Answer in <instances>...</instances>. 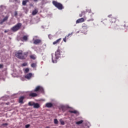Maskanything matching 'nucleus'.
Instances as JSON below:
<instances>
[{"label":"nucleus","mask_w":128,"mask_h":128,"mask_svg":"<svg viewBox=\"0 0 128 128\" xmlns=\"http://www.w3.org/2000/svg\"><path fill=\"white\" fill-rule=\"evenodd\" d=\"M28 52L22 53V50H19L16 53V56L20 60H26V58L28 56Z\"/></svg>","instance_id":"f257e3e1"},{"label":"nucleus","mask_w":128,"mask_h":128,"mask_svg":"<svg viewBox=\"0 0 128 128\" xmlns=\"http://www.w3.org/2000/svg\"><path fill=\"white\" fill-rule=\"evenodd\" d=\"M60 57V50L58 49L55 52V58H54V55L52 54V60L53 64H56L58 62V58Z\"/></svg>","instance_id":"f03ea898"},{"label":"nucleus","mask_w":128,"mask_h":128,"mask_svg":"<svg viewBox=\"0 0 128 128\" xmlns=\"http://www.w3.org/2000/svg\"><path fill=\"white\" fill-rule=\"evenodd\" d=\"M52 4L54 5V6L58 10H64V6H62V4L54 0L52 2Z\"/></svg>","instance_id":"7ed1b4c3"},{"label":"nucleus","mask_w":128,"mask_h":128,"mask_svg":"<svg viewBox=\"0 0 128 128\" xmlns=\"http://www.w3.org/2000/svg\"><path fill=\"white\" fill-rule=\"evenodd\" d=\"M22 26V23H18L16 25L11 28V30L13 31L14 32H18V30H19L20 29Z\"/></svg>","instance_id":"20e7f679"},{"label":"nucleus","mask_w":128,"mask_h":128,"mask_svg":"<svg viewBox=\"0 0 128 128\" xmlns=\"http://www.w3.org/2000/svg\"><path fill=\"white\" fill-rule=\"evenodd\" d=\"M34 92H44V88L40 86H37L36 88L34 90Z\"/></svg>","instance_id":"39448f33"},{"label":"nucleus","mask_w":128,"mask_h":128,"mask_svg":"<svg viewBox=\"0 0 128 128\" xmlns=\"http://www.w3.org/2000/svg\"><path fill=\"white\" fill-rule=\"evenodd\" d=\"M85 20H86V16H84V18H78L76 21V24H80L82 22H84Z\"/></svg>","instance_id":"423d86ee"},{"label":"nucleus","mask_w":128,"mask_h":128,"mask_svg":"<svg viewBox=\"0 0 128 128\" xmlns=\"http://www.w3.org/2000/svg\"><path fill=\"white\" fill-rule=\"evenodd\" d=\"M86 12H90V10H86V11L81 12V13L80 14H79V16L80 18H82V16H84L86 14Z\"/></svg>","instance_id":"0eeeda50"},{"label":"nucleus","mask_w":128,"mask_h":128,"mask_svg":"<svg viewBox=\"0 0 128 128\" xmlns=\"http://www.w3.org/2000/svg\"><path fill=\"white\" fill-rule=\"evenodd\" d=\"M9 16H6L4 19H2L0 22V24H2L4 22H6L8 20Z\"/></svg>","instance_id":"6e6552de"},{"label":"nucleus","mask_w":128,"mask_h":128,"mask_svg":"<svg viewBox=\"0 0 128 128\" xmlns=\"http://www.w3.org/2000/svg\"><path fill=\"white\" fill-rule=\"evenodd\" d=\"M29 96H30L31 98H36L38 96V94L34 92H30L28 94Z\"/></svg>","instance_id":"1a4fd4ad"},{"label":"nucleus","mask_w":128,"mask_h":128,"mask_svg":"<svg viewBox=\"0 0 128 128\" xmlns=\"http://www.w3.org/2000/svg\"><path fill=\"white\" fill-rule=\"evenodd\" d=\"M32 76V74L28 73L26 76H25V78H27V80H30Z\"/></svg>","instance_id":"9d476101"},{"label":"nucleus","mask_w":128,"mask_h":128,"mask_svg":"<svg viewBox=\"0 0 128 128\" xmlns=\"http://www.w3.org/2000/svg\"><path fill=\"white\" fill-rule=\"evenodd\" d=\"M42 42V40L40 39H36L34 40V44H39Z\"/></svg>","instance_id":"9b49d317"},{"label":"nucleus","mask_w":128,"mask_h":128,"mask_svg":"<svg viewBox=\"0 0 128 128\" xmlns=\"http://www.w3.org/2000/svg\"><path fill=\"white\" fill-rule=\"evenodd\" d=\"M60 40H62V38H60L59 39H58L56 41L54 42H52V44L56 45V44H58L60 42Z\"/></svg>","instance_id":"f8f14e48"},{"label":"nucleus","mask_w":128,"mask_h":128,"mask_svg":"<svg viewBox=\"0 0 128 128\" xmlns=\"http://www.w3.org/2000/svg\"><path fill=\"white\" fill-rule=\"evenodd\" d=\"M33 107L34 108H40V105L38 103H34Z\"/></svg>","instance_id":"ddd939ff"},{"label":"nucleus","mask_w":128,"mask_h":128,"mask_svg":"<svg viewBox=\"0 0 128 128\" xmlns=\"http://www.w3.org/2000/svg\"><path fill=\"white\" fill-rule=\"evenodd\" d=\"M24 96H22L19 98L18 102L20 104H23L24 103Z\"/></svg>","instance_id":"4468645a"},{"label":"nucleus","mask_w":128,"mask_h":128,"mask_svg":"<svg viewBox=\"0 0 128 128\" xmlns=\"http://www.w3.org/2000/svg\"><path fill=\"white\" fill-rule=\"evenodd\" d=\"M28 38V36H23L22 38L21 39V40H22V42H27Z\"/></svg>","instance_id":"2eb2a0df"},{"label":"nucleus","mask_w":128,"mask_h":128,"mask_svg":"<svg viewBox=\"0 0 128 128\" xmlns=\"http://www.w3.org/2000/svg\"><path fill=\"white\" fill-rule=\"evenodd\" d=\"M72 34H68V36H66L65 38H63L64 42H66V40H68V36H72Z\"/></svg>","instance_id":"dca6fc26"},{"label":"nucleus","mask_w":128,"mask_h":128,"mask_svg":"<svg viewBox=\"0 0 128 128\" xmlns=\"http://www.w3.org/2000/svg\"><path fill=\"white\" fill-rule=\"evenodd\" d=\"M46 108H52V104L50 102H48L46 104Z\"/></svg>","instance_id":"f3484780"},{"label":"nucleus","mask_w":128,"mask_h":128,"mask_svg":"<svg viewBox=\"0 0 128 128\" xmlns=\"http://www.w3.org/2000/svg\"><path fill=\"white\" fill-rule=\"evenodd\" d=\"M60 110H62L64 112H66V108L64 106H62L60 108Z\"/></svg>","instance_id":"a211bd4d"},{"label":"nucleus","mask_w":128,"mask_h":128,"mask_svg":"<svg viewBox=\"0 0 128 128\" xmlns=\"http://www.w3.org/2000/svg\"><path fill=\"white\" fill-rule=\"evenodd\" d=\"M82 28H83V30H88V26L86 24H83Z\"/></svg>","instance_id":"6ab92c4d"},{"label":"nucleus","mask_w":128,"mask_h":128,"mask_svg":"<svg viewBox=\"0 0 128 128\" xmlns=\"http://www.w3.org/2000/svg\"><path fill=\"white\" fill-rule=\"evenodd\" d=\"M38 12V10L37 9H35L34 10L32 11V15L36 16V14Z\"/></svg>","instance_id":"aec40b11"},{"label":"nucleus","mask_w":128,"mask_h":128,"mask_svg":"<svg viewBox=\"0 0 128 128\" xmlns=\"http://www.w3.org/2000/svg\"><path fill=\"white\" fill-rule=\"evenodd\" d=\"M82 122H84V120H80V121H78L76 122V124H78V126H79V124H82Z\"/></svg>","instance_id":"412c9836"},{"label":"nucleus","mask_w":128,"mask_h":128,"mask_svg":"<svg viewBox=\"0 0 128 128\" xmlns=\"http://www.w3.org/2000/svg\"><path fill=\"white\" fill-rule=\"evenodd\" d=\"M28 106H34V102H30L28 104Z\"/></svg>","instance_id":"4be33fe9"},{"label":"nucleus","mask_w":128,"mask_h":128,"mask_svg":"<svg viewBox=\"0 0 128 128\" xmlns=\"http://www.w3.org/2000/svg\"><path fill=\"white\" fill-rule=\"evenodd\" d=\"M69 112H70V114H78V111L74 110H69Z\"/></svg>","instance_id":"5701e85b"},{"label":"nucleus","mask_w":128,"mask_h":128,"mask_svg":"<svg viewBox=\"0 0 128 128\" xmlns=\"http://www.w3.org/2000/svg\"><path fill=\"white\" fill-rule=\"evenodd\" d=\"M31 68H36V63H32L30 65Z\"/></svg>","instance_id":"b1692460"},{"label":"nucleus","mask_w":128,"mask_h":128,"mask_svg":"<svg viewBox=\"0 0 128 128\" xmlns=\"http://www.w3.org/2000/svg\"><path fill=\"white\" fill-rule=\"evenodd\" d=\"M30 58H31L32 60H36V56L34 55H31L30 56Z\"/></svg>","instance_id":"393cba45"},{"label":"nucleus","mask_w":128,"mask_h":128,"mask_svg":"<svg viewBox=\"0 0 128 128\" xmlns=\"http://www.w3.org/2000/svg\"><path fill=\"white\" fill-rule=\"evenodd\" d=\"M30 72V68H26L25 70H24V72L25 74H28V72Z\"/></svg>","instance_id":"a878e982"},{"label":"nucleus","mask_w":128,"mask_h":128,"mask_svg":"<svg viewBox=\"0 0 128 128\" xmlns=\"http://www.w3.org/2000/svg\"><path fill=\"white\" fill-rule=\"evenodd\" d=\"M28 2V0H23L22 1V5L23 6H26V2Z\"/></svg>","instance_id":"bb28decb"},{"label":"nucleus","mask_w":128,"mask_h":128,"mask_svg":"<svg viewBox=\"0 0 128 128\" xmlns=\"http://www.w3.org/2000/svg\"><path fill=\"white\" fill-rule=\"evenodd\" d=\"M54 124H58V119L54 120Z\"/></svg>","instance_id":"cd10ccee"},{"label":"nucleus","mask_w":128,"mask_h":128,"mask_svg":"<svg viewBox=\"0 0 128 128\" xmlns=\"http://www.w3.org/2000/svg\"><path fill=\"white\" fill-rule=\"evenodd\" d=\"M14 16H15V18H18V12L17 11L14 12Z\"/></svg>","instance_id":"c85d7f7f"},{"label":"nucleus","mask_w":128,"mask_h":128,"mask_svg":"<svg viewBox=\"0 0 128 128\" xmlns=\"http://www.w3.org/2000/svg\"><path fill=\"white\" fill-rule=\"evenodd\" d=\"M60 124H62V126L64 124V120H60Z\"/></svg>","instance_id":"c756f323"},{"label":"nucleus","mask_w":128,"mask_h":128,"mask_svg":"<svg viewBox=\"0 0 128 128\" xmlns=\"http://www.w3.org/2000/svg\"><path fill=\"white\" fill-rule=\"evenodd\" d=\"M116 18H112L111 22H116Z\"/></svg>","instance_id":"7c9ffc66"},{"label":"nucleus","mask_w":128,"mask_h":128,"mask_svg":"<svg viewBox=\"0 0 128 128\" xmlns=\"http://www.w3.org/2000/svg\"><path fill=\"white\" fill-rule=\"evenodd\" d=\"M28 66V63L26 62H24L22 64V66Z\"/></svg>","instance_id":"2f4dec72"},{"label":"nucleus","mask_w":128,"mask_h":128,"mask_svg":"<svg viewBox=\"0 0 128 128\" xmlns=\"http://www.w3.org/2000/svg\"><path fill=\"white\" fill-rule=\"evenodd\" d=\"M30 126V124H26V125L25 128H28L29 126Z\"/></svg>","instance_id":"473e14b6"},{"label":"nucleus","mask_w":128,"mask_h":128,"mask_svg":"<svg viewBox=\"0 0 128 128\" xmlns=\"http://www.w3.org/2000/svg\"><path fill=\"white\" fill-rule=\"evenodd\" d=\"M4 68V65L0 64V68Z\"/></svg>","instance_id":"72a5a7b5"},{"label":"nucleus","mask_w":128,"mask_h":128,"mask_svg":"<svg viewBox=\"0 0 128 128\" xmlns=\"http://www.w3.org/2000/svg\"><path fill=\"white\" fill-rule=\"evenodd\" d=\"M112 14H110L108 16V18H112Z\"/></svg>","instance_id":"f704fd0d"},{"label":"nucleus","mask_w":128,"mask_h":128,"mask_svg":"<svg viewBox=\"0 0 128 128\" xmlns=\"http://www.w3.org/2000/svg\"><path fill=\"white\" fill-rule=\"evenodd\" d=\"M2 126H8V124H6V123L3 124Z\"/></svg>","instance_id":"c9c22d12"},{"label":"nucleus","mask_w":128,"mask_h":128,"mask_svg":"<svg viewBox=\"0 0 128 128\" xmlns=\"http://www.w3.org/2000/svg\"><path fill=\"white\" fill-rule=\"evenodd\" d=\"M8 30H5L4 31V32H5V34L6 33V32H8Z\"/></svg>","instance_id":"e433bc0d"},{"label":"nucleus","mask_w":128,"mask_h":128,"mask_svg":"<svg viewBox=\"0 0 128 128\" xmlns=\"http://www.w3.org/2000/svg\"><path fill=\"white\" fill-rule=\"evenodd\" d=\"M38 0H34V2H38Z\"/></svg>","instance_id":"4c0bfd02"},{"label":"nucleus","mask_w":128,"mask_h":128,"mask_svg":"<svg viewBox=\"0 0 128 128\" xmlns=\"http://www.w3.org/2000/svg\"><path fill=\"white\" fill-rule=\"evenodd\" d=\"M84 128H86V125H85V126H84Z\"/></svg>","instance_id":"58836bf2"},{"label":"nucleus","mask_w":128,"mask_h":128,"mask_svg":"<svg viewBox=\"0 0 128 128\" xmlns=\"http://www.w3.org/2000/svg\"><path fill=\"white\" fill-rule=\"evenodd\" d=\"M46 128H50V127H48V126H47V127H46Z\"/></svg>","instance_id":"ea45409f"},{"label":"nucleus","mask_w":128,"mask_h":128,"mask_svg":"<svg viewBox=\"0 0 128 128\" xmlns=\"http://www.w3.org/2000/svg\"><path fill=\"white\" fill-rule=\"evenodd\" d=\"M50 35H48V38H50Z\"/></svg>","instance_id":"a19ab883"},{"label":"nucleus","mask_w":128,"mask_h":128,"mask_svg":"<svg viewBox=\"0 0 128 128\" xmlns=\"http://www.w3.org/2000/svg\"><path fill=\"white\" fill-rule=\"evenodd\" d=\"M2 6H0V8H2Z\"/></svg>","instance_id":"79ce46f5"},{"label":"nucleus","mask_w":128,"mask_h":128,"mask_svg":"<svg viewBox=\"0 0 128 128\" xmlns=\"http://www.w3.org/2000/svg\"><path fill=\"white\" fill-rule=\"evenodd\" d=\"M90 20H88V22H90Z\"/></svg>","instance_id":"37998d69"},{"label":"nucleus","mask_w":128,"mask_h":128,"mask_svg":"<svg viewBox=\"0 0 128 128\" xmlns=\"http://www.w3.org/2000/svg\"><path fill=\"white\" fill-rule=\"evenodd\" d=\"M83 126H84V124H83Z\"/></svg>","instance_id":"c03bdc74"}]
</instances>
